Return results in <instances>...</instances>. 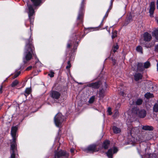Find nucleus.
<instances>
[{
  "instance_id": "f257e3e1",
  "label": "nucleus",
  "mask_w": 158,
  "mask_h": 158,
  "mask_svg": "<svg viewBox=\"0 0 158 158\" xmlns=\"http://www.w3.org/2000/svg\"><path fill=\"white\" fill-rule=\"evenodd\" d=\"M32 40L30 38L27 40L26 42L23 58V61L24 64L27 63L32 59L33 56H36L35 48L32 44Z\"/></svg>"
},
{
  "instance_id": "f03ea898",
  "label": "nucleus",
  "mask_w": 158,
  "mask_h": 158,
  "mask_svg": "<svg viewBox=\"0 0 158 158\" xmlns=\"http://www.w3.org/2000/svg\"><path fill=\"white\" fill-rule=\"evenodd\" d=\"M18 128L16 126L13 127L11 129V135L13 140L10 145V156L9 158H15L17 153V145L15 142L16 136V132Z\"/></svg>"
},
{
  "instance_id": "7ed1b4c3",
  "label": "nucleus",
  "mask_w": 158,
  "mask_h": 158,
  "mask_svg": "<svg viewBox=\"0 0 158 158\" xmlns=\"http://www.w3.org/2000/svg\"><path fill=\"white\" fill-rule=\"evenodd\" d=\"M139 131V129L138 127L133 128L131 125L129 126L128 129L129 144L135 143L137 141V139H135L133 136Z\"/></svg>"
},
{
  "instance_id": "20e7f679",
  "label": "nucleus",
  "mask_w": 158,
  "mask_h": 158,
  "mask_svg": "<svg viewBox=\"0 0 158 158\" xmlns=\"http://www.w3.org/2000/svg\"><path fill=\"white\" fill-rule=\"evenodd\" d=\"M69 156V154L64 151H56L53 158H68Z\"/></svg>"
},
{
  "instance_id": "39448f33",
  "label": "nucleus",
  "mask_w": 158,
  "mask_h": 158,
  "mask_svg": "<svg viewBox=\"0 0 158 158\" xmlns=\"http://www.w3.org/2000/svg\"><path fill=\"white\" fill-rule=\"evenodd\" d=\"M132 112L135 113L139 117L143 118L146 115V111L143 109H139L135 108L133 109Z\"/></svg>"
},
{
  "instance_id": "423d86ee",
  "label": "nucleus",
  "mask_w": 158,
  "mask_h": 158,
  "mask_svg": "<svg viewBox=\"0 0 158 158\" xmlns=\"http://www.w3.org/2000/svg\"><path fill=\"white\" fill-rule=\"evenodd\" d=\"M63 121V116L61 113H58L54 118L55 123L57 127L60 126Z\"/></svg>"
},
{
  "instance_id": "0eeeda50",
  "label": "nucleus",
  "mask_w": 158,
  "mask_h": 158,
  "mask_svg": "<svg viewBox=\"0 0 158 158\" xmlns=\"http://www.w3.org/2000/svg\"><path fill=\"white\" fill-rule=\"evenodd\" d=\"M27 6L28 17L31 24H32L34 21V18L32 16L35 14V11L32 5L27 4Z\"/></svg>"
},
{
  "instance_id": "6e6552de",
  "label": "nucleus",
  "mask_w": 158,
  "mask_h": 158,
  "mask_svg": "<svg viewBox=\"0 0 158 158\" xmlns=\"http://www.w3.org/2000/svg\"><path fill=\"white\" fill-rule=\"evenodd\" d=\"M118 151V149L116 147H114L109 149L106 153L108 158H112L113 154L116 153Z\"/></svg>"
},
{
  "instance_id": "1a4fd4ad",
  "label": "nucleus",
  "mask_w": 158,
  "mask_h": 158,
  "mask_svg": "<svg viewBox=\"0 0 158 158\" xmlns=\"http://www.w3.org/2000/svg\"><path fill=\"white\" fill-rule=\"evenodd\" d=\"M108 10L107 11L106 13V14L105 16L103 18L102 20V21L101 23L99 26H98V27H94V28L90 27V28H88L86 29V31L87 30H90V31H96V30H98V28H100L102 26V23H103V21L104 19V18H106V17H107V16L108 15Z\"/></svg>"
},
{
  "instance_id": "9d476101",
  "label": "nucleus",
  "mask_w": 158,
  "mask_h": 158,
  "mask_svg": "<svg viewBox=\"0 0 158 158\" xmlns=\"http://www.w3.org/2000/svg\"><path fill=\"white\" fill-rule=\"evenodd\" d=\"M96 145L95 144H93L89 146L86 149L84 150V151H91L93 152H96L98 151V150L96 149Z\"/></svg>"
},
{
  "instance_id": "9b49d317",
  "label": "nucleus",
  "mask_w": 158,
  "mask_h": 158,
  "mask_svg": "<svg viewBox=\"0 0 158 158\" xmlns=\"http://www.w3.org/2000/svg\"><path fill=\"white\" fill-rule=\"evenodd\" d=\"M155 9V3L154 2H152L151 3L150 5V8L149 12L150 14V15L151 17L153 16L154 11Z\"/></svg>"
},
{
  "instance_id": "f8f14e48",
  "label": "nucleus",
  "mask_w": 158,
  "mask_h": 158,
  "mask_svg": "<svg viewBox=\"0 0 158 158\" xmlns=\"http://www.w3.org/2000/svg\"><path fill=\"white\" fill-rule=\"evenodd\" d=\"M143 40L146 41H150L152 38L151 35L147 32L143 35Z\"/></svg>"
},
{
  "instance_id": "ddd939ff",
  "label": "nucleus",
  "mask_w": 158,
  "mask_h": 158,
  "mask_svg": "<svg viewBox=\"0 0 158 158\" xmlns=\"http://www.w3.org/2000/svg\"><path fill=\"white\" fill-rule=\"evenodd\" d=\"M84 0H82V1L81 2V9L80 10L79 14L78 15L77 17V19H81L83 15V9H82V7L83 5L84 4Z\"/></svg>"
},
{
  "instance_id": "4468645a",
  "label": "nucleus",
  "mask_w": 158,
  "mask_h": 158,
  "mask_svg": "<svg viewBox=\"0 0 158 158\" xmlns=\"http://www.w3.org/2000/svg\"><path fill=\"white\" fill-rule=\"evenodd\" d=\"M52 96L54 98L57 99L60 96V94L58 92L53 91L52 93Z\"/></svg>"
},
{
  "instance_id": "2eb2a0df",
  "label": "nucleus",
  "mask_w": 158,
  "mask_h": 158,
  "mask_svg": "<svg viewBox=\"0 0 158 158\" xmlns=\"http://www.w3.org/2000/svg\"><path fill=\"white\" fill-rule=\"evenodd\" d=\"M31 1L35 6H40L41 3V0H31Z\"/></svg>"
},
{
  "instance_id": "dca6fc26",
  "label": "nucleus",
  "mask_w": 158,
  "mask_h": 158,
  "mask_svg": "<svg viewBox=\"0 0 158 158\" xmlns=\"http://www.w3.org/2000/svg\"><path fill=\"white\" fill-rule=\"evenodd\" d=\"M110 142L108 140L105 141L103 143L102 147L105 149H107L109 145Z\"/></svg>"
},
{
  "instance_id": "f3484780",
  "label": "nucleus",
  "mask_w": 158,
  "mask_h": 158,
  "mask_svg": "<svg viewBox=\"0 0 158 158\" xmlns=\"http://www.w3.org/2000/svg\"><path fill=\"white\" fill-rule=\"evenodd\" d=\"M136 66H137V69H136L138 71H142L143 70V66L142 64L141 63H139L137 65H136Z\"/></svg>"
},
{
  "instance_id": "a211bd4d",
  "label": "nucleus",
  "mask_w": 158,
  "mask_h": 158,
  "mask_svg": "<svg viewBox=\"0 0 158 158\" xmlns=\"http://www.w3.org/2000/svg\"><path fill=\"white\" fill-rule=\"evenodd\" d=\"M113 130L115 134L119 133L121 131V130L120 128L115 126L113 127Z\"/></svg>"
},
{
  "instance_id": "6ab92c4d",
  "label": "nucleus",
  "mask_w": 158,
  "mask_h": 158,
  "mask_svg": "<svg viewBox=\"0 0 158 158\" xmlns=\"http://www.w3.org/2000/svg\"><path fill=\"white\" fill-rule=\"evenodd\" d=\"M142 129L145 130L152 131L153 130V128L152 126L146 125L143 126Z\"/></svg>"
},
{
  "instance_id": "aec40b11",
  "label": "nucleus",
  "mask_w": 158,
  "mask_h": 158,
  "mask_svg": "<svg viewBox=\"0 0 158 158\" xmlns=\"http://www.w3.org/2000/svg\"><path fill=\"white\" fill-rule=\"evenodd\" d=\"M135 80L137 81L141 79L142 75L140 73H136L134 75Z\"/></svg>"
},
{
  "instance_id": "412c9836",
  "label": "nucleus",
  "mask_w": 158,
  "mask_h": 158,
  "mask_svg": "<svg viewBox=\"0 0 158 158\" xmlns=\"http://www.w3.org/2000/svg\"><path fill=\"white\" fill-rule=\"evenodd\" d=\"M88 86L94 88H97L99 87L97 83H94L89 84V85Z\"/></svg>"
},
{
  "instance_id": "4be33fe9",
  "label": "nucleus",
  "mask_w": 158,
  "mask_h": 158,
  "mask_svg": "<svg viewBox=\"0 0 158 158\" xmlns=\"http://www.w3.org/2000/svg\"><path fill=\"white\" fill-rule=\"evenodd\" d=\"M136 51L141 53H143V49L142 47L140 46H137L136 48Z\"/></svg>"
},
{
  "instance_id": "5701e85b",
  "label": "nucleus",
  "mask_w": 158,
  "mask_h": 158,
  "mask_svg": "<svg viewBox=\"0 0 158 158\" xmlns=\"http://www.w3.org/2000/svg\"><path fill=\"white\" fill-rule=\"evenodd\" d=\"M153 35L154 36L156 39L158 40V30L156 29L152 33Z\"/></svg>"
},
{
  "instance_id": "b1692460",
  "label": "nucleus",
  "mask_w": 158,
  "mask_h": 158,
  "mask_svg": "<svg viewBox=\"0 0 158 158\" xmlns=\"http://www.w3.org/2000/svg\"><path fill=\"white\" fill-rule=\"evenodd\" d=\"M153 111L155 112H158V103L155 104L153 107Z\"/></svg>"
},
{
  "instance_id": "393cba45",
  "label": "nucleus",
  "mask_w": 158,
  "mask_h": 158,
  "mask_svg": "<svg viewBox=\"0 0 158 158\" xmlns=\"http://www.w3.org/2000/svg\"><path fill=\"white\" fill-rule=\"evenodd\" d=\"M145 97L147 98H149L153 97V95L152 94H151L150 93H148L145 94Z\"/></svg>"
},
{
  "instance_id": "a878e982",
  "label": "nucleus",
  "mask_w": 158,
  "mask_h": 158,
  "mask_svg": "<svg viewBox=\"0 0 158 158\" xmlns=\"http://www.w3.org/2000/svg\"><path fill=\"white\" fill-rule=\"evenodd\" d=\"M31 91V89L30 88H27L26 89L25 95L26 97L28 95Z\"/></svg>"
},
{
  "instance_id": "bb28decb",
  "label": "nucleus",
  "mask_w": 158,
  "mask_h": 158,
  "mask_svg": "<svg viewBox=\"0 0 158 158\" xmlns=\"http://www.w3.org/2000/svg\"><path fill=\"white\" fill-rule=\"evenodd\" d=\"M132 20V16L131 15H130L127 19L126 21V24H128Z\"/></svg>"
},
{
  "instance_id": "cd10ccee",
  "label": "nucleus",
  "mask_w": 158,
  "mask_h": 158,
  "mask_svg": "<svg viewBox=\"0 0 158 158\" xmlns=\"http://www.w3.org/2000/svg\"><path fill=\"white\" fill-rule=\"evenodd\" d=\"M19 83V81L17 80H15L11 84V86L13 87H15Z\"/></svg>"
},
{
  "instance_id": "c85d7f7f",
  "label": "nucleus",
  "mask_w": 158,
  "mask_h": 158,
  "mask_svg": "<svg viewBox=\"0 0 158 158\" xmlns=\"http://www.w3.org/2000/svg\"><path fill=\"white\" fill-rule=\"evenodd\" d=\"M143 102L142 100L141 99H137L136 101V104L137 105H140Z\"/></svg>"
},
{
  "instance_id": "c756f323",
  "label": "nucleus",
  "mask_w": 158,
  "mask_h": 158,
  "mask_svg": "<svg viewBox=\"0 0 158 158\" xmlns=\"http://www.w3.org/2000/svg\"><path fill=\"white\" fill-rule=\"evenodd\" d=\"M150 66V63L149 62L147 61L144 63V67L145 68H148Z\"/></svg>"
},
{
  "instance_id": "7c9ffc66",
  "label": "nucleus",
  "mask_w": 158,
  "mask_h": 158,
  "mask_svg": "<svg viewBox=\"0 0 158 158\" xmlns=\"http://www.w3.org/2000/svg\"><path fill=\"white\" fill-rule=\"evenodd\" d=\"M94 99H95V97L94 96H92L89 99V103H92L94 102Z\"/></svg>"
},
{
  "instance_id": "2f4dec72",
  "label": "nucleus",
  "mask_w": 158,
  "mask_h": 158,
  "mask_svg": "<svg viewBox=\"0 0 158 158\" xmlns=\"http://www.w3.org/2000/svg\"><path fill=\"white\" fill-rule=\"evenodd\" d=\"M117 31H115L112 33V39H114L117 36Z\"/></svg>"
},
{
  "instance_id": "473e14b6",
  "label": "nucleus",
  "mask_w": 158,
  "mask_h": 158,
  "mask_svg": "<svg viewBox=\"0 0 158 158\" xmlns=\"http://www.w3.org/2000/svg\"><path fill=\"white\" fill-rule=\"evenodd\" d=\"M54 73L52 71H50L49 73H48V75L51 77H54Z\"/></svg>"
},
{
  "instance_id": "72a5a7b5",
  "label": "nucleus",
  "mask_w": 158,
  "mask_h": 158,
  "mask_svg": "<svg viewBox=\"0 0 158 158\" xmlns=\"http://www.w3.org/2000/svg\"><path fill=\"white\" fill-rule=\"evenodd\" d=\"M20 71H19V72L16 73L15 74V75L13 76V78H15L17 77H18L19 76V75L20 74Z\"/></svg>"
},
{
  "instance_id": "f704fd0d",
  "label": "nucleus",
  "mask_w": 158,
  "mask_h": 158,
  "mask_svg": "<svg viewBox=\"0 0 158 158\" xmlns=\"http://www.w3.org/2000/svg\"><path fill=\"white\" fill-rule=\"evenodd\" d=\"M107 111H108V114L109 115H111V114H112V112H111V108L109 107L108 108V110H107Z\"/></svg>"
},
{
  "instance_id": "c9c22d12",
  "label": "nucleus",
  "mask_w": 158,
  "mask_h": 158,
  "mask_svg": "<svg viewBox=\"0 0 158 158\" xmlns=\"http://www.w3.org/2000/svg\"><path fill=\"white\" fill-rule=\"evenodd\" d=\"M150 158H157L155 154H151L150 155Z\"/></svg>"
},
{
  "instance_id": "e433bc0d",
  "label": "nucleus",
  "mask_w": 158,
  "mask_h": 158,
  "mask_svg": "<svg viewBox=\"0 0 158 158\" xmlns=\"http://www.w3.org/2000/svg\"><path fill=\"white\" fill-rule=\"evenodd\" d=\"M71 66V64L70 63V61H68V65L67 66H66V68L67 69H68L70 68Z\"/></svg>"
},
{
  "instance_id": "4c0bfd02",
  "label": "nucleus",
  "mask_w": 158,
  "mask_h": 158,
  "mask_svg": "<svg viewBox=\"0 0 158 158\" xmlns=\"http://www.w3.org/2000/svg\"><path fill=\"white\" fill-rule=\"evenodd\" d=\"M71 42L70 41H69L67 45V48H70L71 46Z\"/></svg>"
},
{
  "instance_id": "58836bf2",
  "label": "nucleus",
  "mask_w": 158,
  "mask_h": 158,
  "mask_svg": "<svg viewBox=\"0 0 158 158\" xmlns=\"http://www.w3.org/2000/svg\"><path fill=\"white\" fill-rule=\"evenodd\" d=\"M113 48L115 49L116 50H117L118 48V45H116L114 46Z\"/></svg>"
},
{
  "instance_id": "ea45409f",
  "label": "nucleus",
  "mask_w": 158,
  "mask_h": 158,
  "mask_svg": "<svg viewBox=\"0 0 158 158\" xmlns=\"http://www.w3.org/2000/svg\"><path fill=\"white\" fill-rule=\"evenodd\" d=\"M155 50L156 51L158 52V44L155 46Z\"/></svg>"
},
{
  "instance_id": "a19ab883",
  "label": "nucleus",
  "mask_w": 158,
  "mask_h": 158,
  "mask_svg": "<svg viewBox=\"0 0 158 158\" xmlns=\"http://www.w3.org/2000/svg\"><path fill=\"white\" fill-rule=\"evenodd\" d=\"M31 68H32L31 66H29L27 68L26 70H29L31 69Z\"/></svg>"
},
{
  "instance_id": "79ce46f5",
  "label": "nucleus",
  "mask_w": 158,
  "mask_h": 158,
  "mask_svg": "<svg viewBox=\"0 0 158 158\" xmlns=\"http://www.w3.org/2000/svg\"><path fill=\"white\" fill-rule=\"evenodd\" d=\"M2 86L1 85L0 88V93H1L2 92Z\"/></svg>"
},
{
  "instance_id": "37998d69",
  "label": "nucleus",
  "mask_w": 158,
  "mask_h": 158,
  "mask_svg": "<svg viewBox=\"0 0 158 158\" xmlns=\"http://www.w3.org/2000/svg\"><path fill=\"white\" fill-rule=\"evenodd\" d=\"M70 151L72 153H73L74 151V148L71 149L70 150Z\"/></svg>"
},
{
  "instance_id": "c03bdc74",
  "label": "nucleus",
  "mask_w": 158,
  "mask_h": 158,
  "mask_svg": "<svg viewBox=\"0 0 158 158\" xmlns=\"http://www.w3.org/2000/svg\"><path fill=\"white\" fill-rule=\"evenodd\" d=\"M120 94L122 95V96H124V93L123 91L122 92H121V93H120Z\"/></svg>"
},
{
  "instance_id": "a18cd8bd",
  "label": "nucleus",
  "mask_w": 158,
  "mask_h": 158,
  "mask_svg": "<svg viewBox=\"0 0 158 158\" xmlns=\"http://www.w3.org/2000/svg\"><path fill=\"white\" fill-rule=\"evenodd\" d=\"M113 52H115L117 50H116L115 49H114V48H113Z\"/></svg>"
},
{
  "instance_id": "49530a36",
  "label": "nucleus",
  "mask_w": 158,
  "mask_h": 158,
  "mask_svg": "<svg viewBox=\"0 0 158 158\" xmlns=\"http://www.w3.org/2000/svg\"><path fill=\"white\" fill-rule=\"evenodd\" d=\"M141 151V150H140V151H139V150H138V152L139 154H141L142 152Z\"/></svg>"
},
{
  "instance_id": "de8ad7c7",
  "label": "nucleus",
  "mask_w": 158,
  "mask_h": 158,
  "mask_svg": "<svg viewBox=\"0 0 158 158\" xmlns=\"http://www.w3.org/2000/svg\"><path fill=\"white\" fill-rule=\"evenodd\" d=\"M157 8H158V0L157 1Z\"/></svg>"
},
{
  "instance_id": "09e8293b",
  "label": "nucleus",
  "mask_w": 158,
  "mask_h": 158,
  "mask_svg": "<svg viewBox=\"0 0 158 158\" xmlns=\"http://www.w3.org/2000/svg\"><path fill=\"white\" fill-rule=\"evenodd\" d=\"M76 48H77V46L75 47V46H74V47L73 48L74 50H75V49H76Z\"/></svg>"
},
{
  "instance_id": "8fccbe9b",
  "label": "nucleus",
  "mask_w": 158,
  "mask_h": 158,
  "mask_svg": "<svg viewBox=\"0 0 158 158\" xmlns=\"http://www.w3.org/2000/svg\"><path fill=\"white\" fill-rule=\"evenodd\" d=\"M157 69L158 71V63L157 64Z\"/></svg>"
},
{
  "instance_id": "3c124183",
  "label": "nucleus",
  "mask_w": 158,
  "mask_h": 158,
  "mask_svg": "<svg viewBox=\"0 0 158 158\" xmlns=\"http://www.w3.org/2000/svg\"><path fill=\"white\" fill-rule=\"evenodd\" d=\"M115 114H116V115H117L118 114V111H117V112L116 111V112Z\"/></svg>"
},
{
  "instance_id": "603ef678",
  "label": "nucleus",
  "mask_w": 158,
  "mask_h": 158,
  "mask_svg": "<svg viewBox=\"0 0 158 158\" xmlns=\"http://www.w3.org/2000/svg\"><path fill=\"white\" fill-rule=\"evenodd\" d=\"M112 2H113V0H111V4H112Z\"/></svg>"
},
{
  "instance_id": "864d4df0",
  "label": "nucleus",
  "mask_w": 158,
  "mask_h": 158,
  "mask_svg": "<svg viewBox=\"0 0 158 158\" xmlns=\"http://www.w3.org/2000/svg\"><path fill=\"white\" fill-rule=\"evenodd\" d=\"M112 61H113L114 62V60L113 59H112Z\"/></svg>"
},
{
  "instance_id": "5fc2aeb1",
  "label": "nucleus",
  "mask_w": 158,
  "mask_h": 158,
  "mask_svg": "<svg viewBox=\"0 0 158 158\" xmlns=\"http://www.w3.org/2000/svg\"><path fill=\"white\" fill-rule=\"evenodd\" d=\"M139 142H142V141L140 140L139 139Z\"/></svg>"
},
{
  "instance_id": "6e6d98bb",
  "label": "nucleus",
  "mask_w": 158,
  "mask_h": 158,
  "mask_svg": "<svg viewBox=\"0 0 158 158\" xmlns=\"http://www.w3.org/2000/svg\"><path fill=\"white\" fill-rule=\"evenodd\" d=\"M142 158H143V157H142Z\"/></svg>"
}]
</instances>
